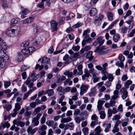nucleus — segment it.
Instances as JSON below:
<instances>
[{
	"label": "nucleus",
	"mask_w": 135,
	"mask_h": 135,
	"mask_svg": "<svg viewBox=\"0 0 135 135\" xmlns=\"http://www.w3.org/2000/svg\"><path fill=\"white\" fill-rule=\"evenodd\" d=\"M21 33V29L20 26L14 25L12 27L7 29L6 34L7 36L13 37L19 35Z\"/></svg>",
	"instance_id": "obj_1"
},
{
	"label": "nucleus",
	"mask_w": 135,
	"mask_h": 135,
	"mask_svg": "<svg viewBox=\"0 0 135 135\" xmlns=\"http://www.w3.org/2000/svg\"><path fill=\"white\" fill-rule=\"evenodd\" d=\"M35 49L33 47H30L25 48L23 49L22 51V53L25 56H27L31 52L34 51Z\"/></svg>",
	"instance_id": "obj_2"
},
{
	"label": "nucleus",
	"mask_w": 135,
	"mask_h": 135,
	"mask_svg": "<svg viewBox=\"0 0 135 135\" xmlns=\"http://www.w3.org/2000/svg\"><path fill=\"white\" fill-rule=\"evenodd\" d=\"M103 17V16L101 14H100L97 16L95 19L94 23L97 26L99 25L101 23Z\"/></svg>",
	"instance_id": "obj_3"
},
{
	"label": "nucleus",
	"mask_w": 135,
	"mask_h": 135,
	"mask_svg": "<svg viewBox=\"0 0 135 135\" xmlns=\"http://www.w3.org/2000/svg\"><path fill=\"white\" fill-rule=\"evenodd\" d=\"M21 11L20 12V14H22L21 17L22 18H24L26 17V15L28 13L30 12V11L27 9L24 8L22 6L21 7Z\"/></svg>",
	"instance_id": "obj_4"
},
{
	"label": "nucleus",
	"mask_w": 135,
	"mask_h": 135,
	"mask_svg": "<svg viewBox=\"0 0 135 135\" xmlns=\"http://www.w3.org/2000/svg\"><path fill=\"white\" fill-rule=\"evenodd\" d=\"M99 47H97L94 52L98 53L100 54H104L107 52V50L106 49L103 47L100 48Z\"/></svg>",
	"instance_id": "obj_5"
},
{
	"label": "nucleus",
	"mask_w": 135,
	"mask_h": 135,
	"mask_svg": "<svg viewBox=\"0 0 135 135\" xmlns=\"http://www.w3.org/2000/svg\"><path fill=\"white\" fill-rule=\"evenodd\" d=\"M120 92L122 94L121 97L124 100L128 97V92L126 88H122L120 90Z\"/></svg>",
	"instance_id": "obj_6"
},
{
	"label": "nucleus",
	"mask_w": 135,
	"mask_h": 135,
	"mask_svg": "<svg viewBox=\"0 0 135 135\" xmlns=\"http://www.w3.org/2000/svg\"><path fill=\"white\" fill-rule=\"evenodd\" d=\"M89 87V86L88 85H82L80 87V94L81 95H83L86 92Z\"/></svg>",
	"instance_id": "obj_7"
},
{
	"label": "nucleus",
	"mask_w": 135,
	"mask_h": 135,
	"mask_svg": "<svg viewBox=\"0 0 135 135\" xmlns=\"http://www.w3.org/2000/svg\"><path fill=\"white\" fill-rule=\"evenodd\" d=\"M33 80L30 79V77H28L26 80L25 82L24 83L28 85V87L30 88L32 87L34 85Z\"/></svg>",
	"instance_id": "obj_8"
},
{
	"label": "nucleus",
	"mask_w": 135,
	"mask_h": 135,
	"mask_svg": "<svg viewBox=\"0 0 135 135\" xmlns=\"http://www.w3.org/2000/svg\"><path fill=\"white\" fill-rule=\"evenodd\" d=\"M51 28L52 30V32L56 31L57 30L58 23L55 21H53L51 22Z\"/></svg>",
	"instance_id": "obj_9"
},
{
	"label": "nucleus",
	"mask_w": 135,
	"mask_h": 135,
	"mask_svg": "<svg viewBox=\"0 0 135 135\" xmlns=\"http://www.w3.org/2000/svg\"><path fill=\"white\" fill-rule=\"evenodd\" d=\"M32 128L31 126H29L27 129V132L29 135L33 134L35 133L38 129V128H36L32 129Z\"/></svg>",
	"instance_id": "obj_10"
},
{
	"label": "nucleus",
	"mask_w": 135,
	"mask_h": 135,
	"mask_svg": "<svg viewBox=\"0 0 135 135\" xmlns=\"http://www.w3.org/2000/svg\"><path fill=\"white\" fill-rule=\"evenodd\" d=\"M33 18L32 17L29 18L22 21V23L23 24H29L33 21Z\"/></svg>",
	"instance_id": "obj_11"
},
{
	"label": "nucleus",
	"mask_w": 135,
	"mask_h": 135,
	"mask_svg": "<svg viewBox=\"0 0 135 135\" xmlns=\"http://www.w3.org/2000/svg\"><path fill=\"white\" fill-rule=\"evenodd\" d=\"M7 49V46L6 44L4 41L2 40V42H1V44H0V49L1 50H6Z\"/></svg>",
	"instance_id": "obj_12"
},
{
	"label": "nucleus",
	"mask_w": 135,
	"mask_h": 135,
	"mask_svg": "<svg viewBox=\"0 0 135 135\" xmlns=\"http://www.w3.org/2000/svg\"><path fill=\"white\" fill-rule=\"evenodd\" d=\"M92 52L91 51L88 52L86 55V58L88 59L89 60L91 61H92V59L93 56H92Z\"/></svg>",
	"instance_id": "obj_13"
},
{
	"label": "nucleus",
	"mask_w": 135,
	"mask_h": 135,
	"mask_svg": "<svg viewBox=\"0 0 135 135\" xmlns=\"http://www.w3.org/2000/svg\"><path fill=\"white\" fill-rule=\"evenodd\" d=\"M96 41L98 42V44H99V46L102 45L104 42V40L103 39V37L101 36L98 37L96 40Z\"/></svg>",
	"instance_id": "obj_14"
},
{
	"label": "nucleus",
	"mask_w": 135,
	"mask_h": 135,
	"mask_svg": "<svg viewBox=\"0 0 135 135\" xmlns=\"http://www.w3.org/2000/svg\"><path fill=\"white\" fill-rule=\"evenodd\" d=\"M113 95L111 97V99L114 100L118 97V91L117 90H114L113 93Z\"/></svg>",
	"instance_id": "obj_15"
},
{
	"label": "nucleus",
	"mask_w": 135,
	"mask_h": 135,
	"mask_svg": "<svg viewBox=\"0 0 135 135\" xmlns=\"http://www.w3.org/2000/svg\"><path fill=\"white\" fill-rule=\"evenodd\" d=\"M97 11L95 8H92L90 11L89 14L90 16H95L97 13Z\"/></svg>",
	"instance_id": "obj_16"
},
{
	"label": "nucleus",
	"mask_w": 135,
	"mask_h": 135,
	"mask_svg": "<svg viewBox=\"0 0 135 135\" xmlns=\"http://www.w3.org/2000/svg\"><path fill=\"white\" fill-rule=\"evenodd\" d=\"M54 93L53 90L52 89H48L45 91V92L44 94H48V95L49 97L51 96Z\"/></svg>",
	"instance_id": "obj_17"
},
{
	"label": "nucleus",
	"mask_w": 135,
	"mask_h": 135,
	"mask_svg": "<svg viewBox=\"0 0 135 135\" xmlns=\"http://www.w3.org/2000/svg\"><path fill=\"white\" fill-rule=\"evenodd\" d=\"M85 73L82 76V79L84 80L86 78L89 77L90 75V74L88 73V71L87 70H85V71H84Z\"/></svg>",
	"instance_id": "obj_18"
},
{
	"label": "nucleus",
	"mask_w": 135,
	"mask_h": 135,
	"mask_svg": "<svg viewBox=\"0 0 135 135\" xmlns=\"http://www.w3.org/2000/svg\"><path fill=\"white\" fill-rule=\"evenodd\" d=\"M120 38V35L118 34H116L113 36V39L114 42H117L119 40Z\"/></svg>",
	"instance_id": "obj_19"
},
{
	"label": "nucleus",
	"mask_w": 135,
	"mask_h": 135,
	"mask_svg": "<svg viewBox=\"0 0 135 135\" xmlns=\"http://www.w3.org/2000/svg\"><path fill=\"white\" fill-rule=\"evenodd\" d=\"M71 118L68 117L67 118H63L61 120V122L62 123H66L71 121Z\"/></svg>",
	"instance_id": "obj_20"
},
{
	"label": "nucleus",
	"mask_w": 135,
	"mask_h": 135,
	"mask_svg": "<svg viewBox=\"0 0 135 135\" xmlns=\"http://www.w3.org/2000/svg\"><path fill=\"white\" fill-rule=\"evenodd\" d=\"M94 131L96 133L94 135H98L101 131L100 127V126H97L95 129Z\"/></svg>",
	"instance_id": "obj_21"
},
{
	"label": "nucleus",
	"mask_w": 135,
	"mask_h": 135,
	"mask_svg": "<svg viewBox=\"0 0 135 135\" xmlns=\"http://www.w3.org/2000/svg\"><path fill=\"white\" fill-rule=\"evenodd\" d=\"M47 0H42L41 2L37 5V7L41 8H44V2L46 1Z\"/></svg>",
	"instance_id": "obj_22"
},
{
	"label": "nucleus",
	"mask_w": 135,
	"mask_h": 135,
	"mask_svg": "<svg viewBox=\"0 0 135 135\" xmlns=\"http://www.w3.org/2000/svg\"><path fill=\"white\" fill-rule=\"evenodd\" d=\"M32 125L33 126H37L39 123V122L38 120L36 119L35 118L33 119L32 121Z\"/></svg>",
	"instance_id": "obj_23"
},
{
	"label": "nucleus",
	"mask_w": 135,
	"mask_h": 135,
	"mask_svg": "<svg viewBox=\"0 0 135 135\" xmlns=\"http://www.w3.org/2000/svg\"><path fill=\"white\" fill-rule=\"evenodd\" d=\"M128 28L125 26L122 27L120 28V31L123 34L126 33L128 30Z\"/></svg>",
	"instance_id": "obj_24"
},
{
	"label": "nucleus",
	"mask_w": 135,
	"mask_h": 135,
	"mask_svg": "<svg viewBox=\"0 0 135 135\" xmlns=\"http://www.w3.org/2000/svg\"><path fill=\"white\" fill-rule=\"evenodd\" d=\"M50 60L49 58L46 57H44L42 59L41 62L42 63L48 64Z\"/></svg>",
	"instance_id": "obj_25"
},
{
	"label": "nucleus",
	"mask_w": 135,
	"mask_h": 135,
	"mask_svg": "<svg viewBox=\"0 0 135 135\" xmlns=\"http://www.w3.org/2000/svg\"><path fill=\"white\" fill-rule=\"evenodd\" d=\"M17 57V60L18 61H20L22 60L23 56L20 53L18 52Z\"/></svg>",
	"instance_id": "obj_26"
},
{
	"label": "nucleus",
	"mask_w": 135,
	"mask_h": 135,
	"mask_svg": "<svg viewBox=\"0 0 135 135\" xmlns=\"http://www.w3.org/2000/svg\"><path fill=\"white\" fill-rule=\"evenodd\" d=\"M6 66V63L2 60V59L0 58V68H3Z\"/></svg>",
	"instance_id": "obj_27"
},
{
	"label": "nucleus",
	"mask_w": 135,
	"mask_h": 135,
	"mask_svg": "<svg viewBox=\"0 0 135 135\" xmlns=\"http://www.w3.org/2000/svg\"><path fill=\"white\" fill-rule=\"evenodd\" d=\"M56 0H47L46 1V4L47 6H49L50 5V2L51 3H55Z\"/></svg>",
	"instance_id": "obj_28"
},
{
	"label": "nucleus",
	"mask_w": 135,
	"mask_h": 135,
	"mask_svg": "<svg viewBox=\"0 0 135 135\" xmlns=\"http://www.w3.org/2000/svg\"><path fill=\"white\" fill-rule=\"evenodd\" d=\"M99 114L100 115V117L101 119H104L105 118V114L104 111H100L99 112Z\"/></svg>",
	"instance_id": "obj_29"
},
{
	"label": "nucleus",
	"mask_w": 135,
	"mask_h": 135,
	"mask_svg": "<svg viewBox=\"0 0 135 135\" xmlns=\"http://www.w3.org/2000/svg\"><path fill=\"white\" fill-rule=\"evenodd\" d=\"M107 16L108 18L110 20H113V14L110 12H108L107 13Z\"/></svg>",
	"instance_id": "obj_30"
},
{
	"label": "nucleus",
	"mask_w": 135,
	"mask_h": 135,
	"mask_svg": "<svg viewBox=\"0 0 135 135\" xmlns=\"http://www.w3.org/2000/svg\"><path fill=\"white\" fill-rule=\"evenodd\" d=\"M3 82L4 83V88H6L9 87L10 85L11 84V83L9 81H4Z\"/></svg>",
	"instance_id": "obj_31"
},
{
	"label": "nucleus",
	"mask_w": 135,
	"mask_h": 135,
	"mask_svg": "<svg viewBox=\"0 0 135 135\" xmlns=\"http://www.w3.org/2000/svg\"><path fill=\"white\" fill-rule=\"evenodd\" d=\"M91 120L95 122H98V117L97 116L96 114H93L92 115L91 117Z\"/></svg>",
	"instance_id": "obj_32"
},
{
	"label": "nucleus",
	"mask_w": 135,
	"mask_h": 135,
	"mask_svg": "<svg viewBox=\"0 0 135 135\" xmlns=\"http://www.w3.org/2000/svg\"><path fill=\"white\" fill-rule=\"evenodd\" d=\"M20 20V18H16L12 19L11 21V22L12 24H15Z\"/></svg>",
	"instance_id": "obj_33"
},
{
	"label": "nucleus",
	"mask_w": 135,
	"mask_h": 135,
	"mask_svg": "<svg viewBox=\"0 0 135 135\" xmlns=\"http://www.w3.org/2000/svg\"><path fill=\"white\" fill-rule=\"evenodd\" d=\"M2 59L3 61L4 62L6 63V65L7 61L9 59V57L6 54L2 58Z\"/></svg>",
	"instance_id": "obj_34"
},
{
	"label": "nucleus",
	"mask_w": 135,
	"mask_h": 135,
	"mask_svg": "<svg viewBox=\"0 0 135 135\" xmlns=\"http://www.w3.org/2000/svg\"><path fill=\"white\" fill-rule=\"evenodd\" d=\"M132 83V81L130 80H128L125 82V86L126 88H129V86Z\"/></svg>",
	"instance_id": "obj_35"
},
{
	"label": "nucleus",
	"mask_w": 135,
	"mask_h": 135,
	"mask_svg": "<svg viewBox=\"0 0 135 135\" xmlns=\"http://www.w3.org/2000/svg\"><path fill=\"white\" fill-rule=\"evenodd\" d=\"M46 124L49 126H52L54 123V121L53 120H48L47 121L46 123Z\"/></svg>",
	"instance_id": "obj_36"
},
{
	"label": "nucleus",
	"mask_w": 135,
	"mask_h": 135,
	"mask_svg": "<svg viewBox=\"0 0 135 135\" xmlns=\"http://www.w3.org/2000/svg\"><path fill=\"white\" fill-rule=\"evenodd\" d=\"M120 117L119 115L118 114H116L113 116V117L112 119V120H119V119H120Z\"/></svg>",
	"instance_id": "obj_37"
},
{
	"label": "nucleus",
	"mask_w": 135,
	"mask_h": 135,
	"mask_svg": "<svg viewBox=\"0 0 135 135\" xmlns=\"http://www.w3.org/2000/svg\"><path fill=\"white\" fill-rule=\"evenodd\" d=\"M52 99V102L50 103V105L52 106L54 105L56 103V102L55 100L56 99V98L55 97H53L51 98Z\"/></svg>",
	"instance_id": "obj_38"
},
{
	"label": "nucleus",
	"mask_w": 135,
	"mask_h": 135,
	"mask_svg": "<svg viewBox=\"0 0 135 135\" xmlns=\"http://www.w3.org/2000/svg\"><path fill=\"white\" fill-rule=\"evenodd\" d=\"M12 107L10 105H6L3 106V108H4L6 109L7 111H9L11 109Z\"/></svg>",
	"instance_id": "obj_39"
},
{
	"label": "nucleus",
	"mask_w": 135,
	"mask_h": 135,
	"mask_svg": "<svg viewBox=\"0 0 135 135\" xmlns=\"http://www.w3.org/2000/svg\"><path fill=\"white\" fill-rule=\"evenodd\" d=\"M88 128L87 127L84 128L82 129V132L84 133V135L88 134Z\"/></svg>",
	"instance_id": "obj_40"
},
{
	"label": "nucleus",
	"mask_w": 135,
	"mask_h": 135,
	"mask_svg": "<svg viewBox=\"0 0 135 135\" xmlns=\"http://www.w3.org/2000/svg\"><path fill=\"white\" fill-rule=\"evenodd\" d=\"M90 31V30L89 29H87L86 30H84V31L83 34V36H85V35H89V34H88Z\"/></svg>",
	"instance_id": "obj_41"
},
{
	"label": "nucleus",
	"mask_w": 135,
	"mask_h": 135,
	"mask_svg": "<svg viewBox=\"0 0 135 135\" xmlns=\"http://www.w3.org/2000/svg\"><path fill=\"white\" fill-rule=\"evenodd\" d=\"M98 124V122H95L92 121L90 124V126L91 128H94L95 126Z\"/></svg>",
	"instance_id": "obj_42"
},
{
	"label": "nucleus",
	"mask_w": 135,
	"mask_h": 135,
	"mask_svg": "<svg viewBox=\"0 0 135 135\" xmlns=\"http://www.w3.org/2000/svg\"><path fill=\"white\" fill-rule=\"evenodd\" d=\"M107 77L109 81L110 82H112L114 78L112 74H109L108 75Z\"/></svg>",
	"instance_id": "obj_43"
},
{
	"label": "nucleus",
	"mask_w": 135,
	"mask_h": 135,
	"mask_svg": "<svg viewBox=\"0 0 135 135\" xmlns=\"http://www.w3.org/2000/svg\"><path fill=\"white\" fill-rule=\"evenodd\" d=\"M71 90V88L70 87H67L64 89L62 91L63 94H64L66 92H68L70 91Z\"/></svg>",
	"instance_id": "obj_44"
},
{
	"label": "nucleus",
	"mask_w": 135,
	"mask_h": 135,
	"mask_svg": "<svg viewBox=\"0 0 135 135\" xmlns=\"http://www.w3.org/2000/svg\"><path fill=\"white\" fill-rule=\"evenodd\" d=\"M82 25V23L80 22H78L76 24L73 26V28H77L81 26Z\"/></svg>",
	"instance_id": "obj_45"
},
{
	"label": "nucleus",
	"mask_w": 135,
	"mask_h": 135,
	"mask_svg": "<svg viewBox=\"0 0 135 135\" xmlns=\"http://www.w3.org/2000/svg\"><path fill=\"white\" fill-rule=\"evenodd\" d=\"M79 95V93L78 92H76L75 95L72 97V99L73 100L75 101L76 100L78 99V96Z\"/></svg>",
	"instance_id": "obj_46"
},
{
	"label": "nucleus",
	"mask_w": 135,
	"mask_h": 135,
	"mask_svg": "<svg viewBox=\"0 0 135 135\" xmlns=\"http://www.w3.org/2000/svg\"><path fill=\"white\" fill-rule=\"evenodd\" d=\"M74 120L77 123H79L81 120V118L80 117H76L74 118Z\"/></svg>",
	"instance_id": "obj_47"
},
{
	"label": "nucleus",
	"mask_w": 135,
	"mask_h": 135,
	"mask_svg": "<svg viewBox=\"0 0 135 135\" xmlns=\"http://www.w3.org/2000/svg\"><path fill=\"white\" fill-rule=\"evenodd\" d=\"M115 103L116 102L114 100L111 99L109 104L111 107H113L115 105Z\"/></svg>",
	"instance_id": "obj_48"
},
{
	"label": "nucleus",
	"mask_w": 135,
	"mask_h": 135,
	"mask_svg": "<svg viewBox=\"0 0 135 135\" xmlns=\"http://www.w3.org/2000/svg\"><path fill=\"white\" fill-rule=\"evenodd\" d=\"M80 47L79 46H73L72 49L74 51H78L80 49Z\"/></svg>",
	"instance_id": "obj_49"
},
{
	"label": "nucleus",
	"mask_w": 135,
	"mask_h": 135,
	"mask_svg": "<svg viewBox=\"0 0 135 135\" xmlns=\"http://www.w3.org/2000/svg\"><path fill=\"white\" fill-rule=\"evenodd\" d=\"M4 51L2 50H0V58L2 59L3 57L6 55Z\"/></svg>",
	"instance_id": "obj_50"
},
{
	"label": "nucleus",
	"mask_w": 135,
	"mask_h": 135,
	"mask_svg": "<svg viewBox=\"0 0 135 135\" xmlns=\"http://www.w3.org/2000/svg\"><path fill=\"white\" fill-rule=\"evenodd\" d=\"M135 33V29H133L132 30L130 33L128 35V36L129 37H132L134 36V34Z\"/></svg>",
	"instance_id": "obj_51"
},
{
	"label": "nucleus",
	"mask_w": 135,
	"mask_h": 135,
	"mask_svg": "<svg viewBox=\"0 0 135 135\" xmlns=\"http://www.w3.org/2000/svg\"><path fill=\"white\" fill-rule=\"evenodd\" d=\"M20 121L16 119L14 120L13 121V124L15 125H16L17 126H20Z\"/></svg>",
	"instance_id": "obj_52"
},
{
	"label": "nucleus",
	"mask_w": 135,
	"mask_h": 135,
	"mask_svg": "<svg viewBox=\"0 0 135 135\" xmlns=\"http://www.w3.org/2000/svg\"><path fill=\"white\" fill-rule=\"evenodd\" d=\"M47 128V126L45 125H42L41 127L40 128L39 130H41L42 131H45Z\"/></svg>",
	"instance_id": "obj_53"
},
{
	"label": "nucleus",
	"mask_w": 135,
	"mask_h": 135,
	"mask_svg": "<svg viewBox=\"0 0 135 135\" xmlns=\"http://www.w3.org/2000/svg\"><path fill=\"white\" fill-rule=\"evenodd\" d=\"M117 110L118 111H119L120 113H121L123 112L122 105V104H120L118 106Z\"/></svg>",
	"instance_id": "obj_54"
},
{
	"label": "nucleus",
	"mask_w": 135,
	"mask_h": 135,
	"mask_svg": "<svg viewBox=\"0 0 135 135\" xmlns=\"http://www.w3.org/2000/svg\"><path fill=\"white\" fill-rule=\"evenodd\" d=\"M131 14V10H128L126 13L125 16H124L123 17L124 19H125L127 17L130 15Z\"/></svg>",
	"instance_id": "obj_55"
},
{
	"label": "nucleus",
	"mask_w": 135,
	"mask_h": 135,
	"mask_svg": "<svg viewBox=\"0 0 135 135\" xmlns=\"http://www.w3.org/2000/svg\"><path fill=\"white\" fill-rule=\"evenodd\" d=\"M63 89V87L61 86L58 87L57 88V91L59 92L58 94H59L61 95V93H60V92L62 91V90Z\"/></svg>",
	"instance_id": "obj_56"
},
{
	"label": "nucleus",
	"mask_w": 135,
	"mask_h": 135,
	"mask_svg": "<svg viewBox=\"0 0 135 135\" xmlns=\"http://www.w3.org/2000/svg\"><path fill=\"white\" fill-rule=\"evenodd\" d=\"M96 93L95 91L94 90L91 91V90L90 91L89 93V95L90 97L94 96L95 95Z\"/></svg>",
	"instance_id": "obj_57"
},
{
	"label": "nucleus",
	"mask_w": 135,
	"mask_h": 135,
	"mask_svg": "<svg viewBox=\"0 0 135 135\" xmlns=\"http://www.w3.org/2000/svg\"><path fill=\"white\" fill-rule=\"evenodd\" d=\"M112 112L111 109L109 108L108 110V117H111L112 115Z\"/></svg>",
	"instance_id": "obj_58"
},
{
	"label": "nucleus",
	"mask_w": 135,
	"mask_h": 135,
	"mask_svg": "<svg viewBox=\"0 0 135 135\" xmlns=\"http://www.w3.org/2000/svg\"><path fill=\"white\" fill-rule=\"evenodd\" d=\"M29 42L28 41H25L23 43L21 46L22 47H26L27 46L29 45Z\"/></svg>",
	"instance_id": "obj_59"
},
{
	"label": "nucleus",
	"mask_w": 135,
	"mask_h": 135,
	"mask_svg": "<svg viewBox=\"0 0 135 135\" xmlns=\"http://www.w3.org/2000/svg\"><path fill=\"white\" fill-rule=\"evenodd\" d=\"M119 130V129L118 127L114 126L112 131L113 133H115L118 132Z\"/></svg>",
	"instance_id": "obj_60"
},
{
	"label": "nucleus",
	"mask_w": 135,
	"mask_h": 135,
	"mask_svg": "<svg viewBox=\"0 0 135 135\" xmlns=\"http://www.w3.org/2000/svg\"><path fill=\"white\" fill-rule=\"evenodd\" d=\"M21 108V107L19 103H18L15 105V109L17 111L19 110Z\"/></svg>",
	"instance_id": "obj_61"
},
{
	"label": "nucleus",
	"mask_w": 135,
	"mask_h": 135,
	"mask_svg": "<svg viewBox=\"0 0 135 135\" xmlns=\"http://www.w3.org/2000/svg\"><path fill=\"white\" fill-rule=\"evenodd\" d=\"M6 17L4 16H3L1 18L0 21L1 23H3L5 22Z\"/></svg>",
	"instance_id": "obj_62"
},
{
	"label": "nucleus",
	"mask_w": 135,
	"mask_h": 135,
	"mask_svg": "<svg viewBox=\"0 0 135 135\" xmlns=\"http://www.w3.org/2000/svg\"><path fill=\"white\" fill-rule=\"evenodd\" d=\"M21 91L23 92H25L27 90V87L25 86L24 85H23L21 88Z\"/></svg>",
	"instance_id": "obj_63"
},
{
	"label": "nucleus",
	"mask_w": 135,
	"mask_h": 135,
	"mask_svg": "<svg viewBox=\"0 0 135 135\" xmlns=\"http://www.w3.org/2000/svg\"><path fill=\"white\" fill-rule=\"evenodd\" d=\"M46 118L44 116L41 118V123L42 124H44L46 121Z\"/></svg>",
	"instance_id": "obj_64"
}]
</instances>
